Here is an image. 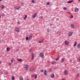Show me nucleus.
Listing matches in <instances>:
<instances>
[{
    "instance_id": "obj_17",
    "label": "nucleus",
    "mask_w": 80,
    "mask_h": 80,
    "mask_svg": "<svg viewBox=\"0 0 80 80\" xmlns=\"http://www.w3.org/2000/svg\"><path fill=\"white\" fill-rule=\"evenodd\" d=\"M44 75H47V71L46 70H45L44 72Z\"/></svg>"
},
{
    "instance_id": "obj_51",
    "label": "nucleus",
    "mask_w": 80,
    "mask_h": 80,
    "mask_svg": "<svg viewBox=\"0 0 80 80\" xmlns=\"http://www.w3.org/2000/svg\"><path fill=\"white\" fill-rule=\"evenodd\" d=\"M1 63V62L0 61V64Z\"/></svg>"
},
{
    "instance_id": "obj_41",
    "label": "nucleus",
    "mask_w": 80,
    "mask_h": 80,
    "mask_svg": "<svg viewBox=\"0 0 80 80\" xmlns=\"http://www.w3.org/2000/svg\"><path fill=\"white\" fill-rule=\"evenodd\" d=\"M29 51L30 52H32V49H31V48L30 49Z\"/></svg>"
},
{
    "instance_id": "obj_27",
    "label": "nucleus",
    "mask_w": 80,
    "mask_h": 80,
    "mask_svg": "<svg viewBox=\"0 0 80 80\" xmlns=\"http://www.w3.org/2000/svg\"><path fill=\"white\" fill-rule=\"evenodd\" d=\"M10 48H7V52H8V51H9L10 50Z\"/></svg>"
},
{
    "instance_id": "obj_35",
    "label": "nucleus",
    "mask_w": 80,
    "mask_h": 80,
    "mask_svg": "<svg viewBox=\"0 0 80 80\" xmlns=\"http://www.w3.org/2000/svg\"><path fill=\"white\" fill-rule=\"evenodd\" d=\"M41 73H43V69H42L41 70Z\"/></svg>"
},
{
    "instance_id": "obj_32",
    "label": "nucleus",
    "mask_w": 80,
    "mask_h": 80,
    "mask_svg": "<svg viewBox=\"0 0 80 80\" xmlns=\"http://www.w3.org/2000/svg\"><path fill=\"white\" fill-rule=\"evenodd\" d=\"M26 40H29V38L28 37H27L26 38Z\"/></svg>"
},
{
    "instance_id": "obj_21",
    "label": "nucleus",
    "mask_w": 80,
    "mask_h": 80,
    "mask_svg": "<svg viewBox=\"0 0 80 80\" xmlns=\"http://www.w3.org/2000/svg\"><path fill=\"white\" fill-rule=\"evenodd\" d=\"M64 60H65L64 58H62V60L61 61V62H62V63H63V62L64 61Z\"/></svg>"
},
{
    "instance_id": "obj_53",
    "label": "nucleus",
    "mask_w": 80,
    "mask_h": 80,
    "mask_svg": "<svg viewBox=\"0 0 80 80\" xmlns=\"http://www.w3.org/2000/svg\"><path fill=\"white\" fill-rule=\"evenodd\" d=\"M79 61H80V60H79Z\"/></svg>"
},
{
    "instance_id": "obj_19",
    "label": "nucleus",
    "mask_w": 80,
    "mask_h": 80,
    "mask_svg": "<svg viewBox=\"0 0 80 80\" xmlns=\"http://www.w3.org/2000/svg\"><path fill=\"white\" fill-rule=\"evenodd\" d=\"M18 62H22V60L21 59H18Z\"/></svg>"
},
{
    "instance_id": "obj_49",
    "label": "nucleus",
    "mask_w": 80,
    "mask_h": 80,
    "mask_svg": "<svg viewBox=\"0 0 80 80\" xmlns=\"http://www.w3.org/2000/svg\"><path fill=\"white\" fill-rule=\"evenodd\" d=\"M72 61V60H70V62H71Z\"/></svg>"
},
{
    "instance_id": "obj_31",
    "label": "nucleus",
    "mask_w": 80,
    "mask_h": 80,
    "mask_svg": "<svg viewBox=\"0 0 80 80\" xmlns=\"http://www.w3.org/2000/svg\"><path fill=\"white\" fill-rule=\"evenodd\" d=\"M77 45V42H75V44L73 45L74 47H75Z\"/></svg>"
},
{
    "instance_id": "obj_13",
    "label": "nucleus",
    "mask_w": 80,
    "mask_h": 80,
    "mask_svg": "<svg viewBox=\"0 0 80 80\" xmlns=\"http://www.w3.org/2000/svg\"><path fill=\"white\" fill-rule=\"evenodd\" d=\"M74 11L75 12H77L78 11V8H76L74 9Z\"/></svg>"
},
{
    "instance_id": "obj_2",
    "label": "nucleus",
    "mask_w": 80,
    "mask_h": 80,
    "mask_svg": "<svg viewBox=\"0 0 80 80\" xmlns=\"http://www.w3.org/2000/svg\"><path fill=\"white\" fill-rule=\"evenodd\" d=\"M72 33H73L72 32H70L68 35V37H71L72 35Z\"/></svg>"
},
{
    "instance_id": "obj_12",
    "label": "nucleus",
    "mask_w": 80,
    "mask_h": 80,
    "mask_svg": "<svg viewBox=\"0 0 80 80\" xmlns=\"http://www.w3.org/2000/svg\"><path fill=\"white\" fill-rule=\"evenodd\" d=\"M32 35H31L28 37L29 40H31V39H32Z\"/></svg>"
},
{
    "instance_id": "obj_50",
    "label": "nucleus",
    "mask_w": 80,
    "mask_h": 80,
    "mask_svg": "<svg viewBox=\"0 0 80 80\" xmlns=\"http://www.w3.org/2000/svg\"><path fill=\"white\" fill-rule=\"evenodd\" d=\"M2 1V0H0V2H1Z\"/></svg>"
},
{
    "instance_id": "obj_36",
    "label": "nucleus",
    "mask_w": 80,
    "mask_h": 80,
    "mask_svg": "<svg viewBox=\"0 0 80 80\" xmlns=\"http://www.w3.org/2000/svg\"><path fill=\"white\" fill-rule=\"evenodd\" d=\"M67 9V8L66 7H64L63 8V9L64 10H66Z\"/></svg>"
},
{
    "instance_id": "obj_34",
    "label": "nucleus",
    "mask_w": 80,
    "mask_h": 80,
    "mask_svg": "<svg viewBox=\"0 0 80 80\" xmlns=\"http://www.w3.org/2000/svg\"><path fill=\"white\" fill-rule=\"evenodd\" d=\"M73 16L72 15V14H71L70 18H73Z\"/></svg>"
},
{
    "instance_id": "obj_38",
    "label": "nucleus",
    "mask_w": 80,
    "mask_h": 80,
    "mask_svg": "<svg viewBox=\"0 0 80 80\" xmlns=\"http://www.w3.org/2000/svg\"><path fill=\"white\" fill-rule=\"evenodd\" d=\"M1 15H2V17H4V16H5L4 14H1Z\"/></svg>"
},
{
    "instance_id": "obj_47",
    "label": "nucleus",
    "mask_w": 80,
    "mask_h": 80,
    "mask_svg": "<svg viewBox=\"0 0 80 80\" xmlns=\"http://www.w3.org/2000/svg\"><path fill=\"white\" fill-rule=\"evenodd\" d=\"M78 2H80V0H78Z\"/></svg>"
},
{
    "instance_id": "obj_43",
    "label": "nucleus",
    "mask_w": 80,
    "mask_h": 80,
    "mask_svg": "<svg viewBox=\"0 0 80 80\" xmlns=\"http://www.w3.org/2000/svg\"><path fill=\"white\" fill-rule=\"evenodd\" d=\"M8 65H11V63H9L8 64Z\"/></svg>"
},
{
    "instance_id": "obj_18",
    "label": "nucleus",
    "mask_w": 80,
    "mask_h": 80,
    "mask_svg": "<svg viewBox=\"0 0 80 80\" xmlns=\"http://www.w3.org/2000/svg\"><path fill=\"white\" fill-rule=\"evenodd\" d=\"M71 27L72 28H74V25L73 24H71Z\"/></svg>"
},
{
    "instance_id": "obj_24",
    "label": "nucleus",
    "mask_w": 80,
    "mask_h": 80,
    "mask_svg": "<svg viewBox=\"0 0 80 80\" xmlns=\"http://www.w3.org/2000/svg\"><path fill=\"white\" fill-rule=\"evenodd\" d=\"M27 15H25V17L24 18V20L26 19V18H27Z\"/></svg>"
},
{
    "instance_id": "obj_6",
    "label": "nucleus",
    "mask_w": 80,
    "mask_h": 80,
    "mask_svg": "<svg viewBox=\"0 0 80 80\" xmlns=\"http://www.w3.org/2000/svg\"><path fill=\"white\" fill-rule=\"evenodd\" d=\"M68 73V72L67 70L64 71V74L65 75H67Z\"/></svg>"
},
{
    "instance_id": "obj_5",
    "label": "nucleus",
    "mask_w": 80,
    "mask_h": 80,
    "mask_svg": "<svg viewBox=\"0 0 80 80\" xmlns=\"http://www.w3.org/2000/svg\"><path fill=\"white\" fill-rule=\"evenodd\" d=\"M37 13H35L33 15H32V18H35L36 17V16H37Z\"/></svg>"
},
{
    "instance_id": "obj_28",
    "label": "nucleus",
    "mask_w": 80,
    "mask_h": 80,
    "mask_svg": "<svg viewBox=\"0 0 80 80\" xmlns=\"http://www.w3.org/2000/svg\"><path fill=\"white\" fill-rule=\"evenodd\" d=\"M47 32H50V29L49 28H48L47 29Z\"/></svg>"
},
{
    "instance_id": "obj_20",
    "label": "nucleus",
    "mask_w": 80,
    "mask_h": 80,
    "mask_svg": "<svg viewBox=\"0 0 80 80\" xmlns=\"http://www.w3.org/2000/svg\"><path fill=\"white\" fill-rule=\"evenodd\" d=\"M51 78H53L54 77V74H52L51 75Z\"/></svg>"
},
{
    "instance_id": "obj_44",
    "label": "nucleus",
    "mask_w": 80,
    "mask_h": 80,
    "mask_svg": "<svg viewBox=\"0 0 80 80\" xmlns=\"http://www.w3.org/2000/svg\"><path fill=\"white\" fill-rule=\"evenodd\" d=\"M68 13H69V14H71V15H72V13L71 12H68Z\"/></svg>"
},
{
    "instance_id": "obj_40",
    "label": "nucleus",
    "mask_w": 80,
    "mask_h": 80,
    "mask_svg": "<svg viewBox=\"0 0 80 80\" xmlns=\"http://www.w3.org/2000/svg\"><path fill=\"white\" fill-rule=\"evenodd\" d=\"M79 74H77V77H79Z\"/></svg>"
},
{
    "instance_id": "obj_10",
    "label": "nucleus",
    "mask_w": 80,
    "mask_h": 80,
    "mask_svg": "<svg viewBox=\"0 0 80 80\" xmlns=\"http://www.w3.org/2000/svg\"><path fill=\"white\" fill-rule=\"evenodd\" d=\"M0 7L1 8H2V9H3V8H5V6L3 5H1L0 6Z\"/></svg>"
},
{
    "instance_id": "obj_30",
    "label": "nucleus",
    "mask_w": 80,
    "mask_h": 80,
    "mask_svg": "<svg viewBox=\"0 0 80 80\" xmlns=\"http://www.w3.org/2000/svg\"><path fill=\"white\" fill-rule=\"evenodd\" d=\"M59 57H58L57 59L55 60L56 61H57V60H58L59 59Z\"/></svg>"
},
{
    "instance_id": "obj_16",
    "label": "nucleus",
    "mask_w": 80,
    "mask_h": 80,
    "mask_svg": "<svg viewBox=\"0 0 80 80\" xmlns=\"http://www.w3.org/2000/svg\"><path fill=\"white\" fill-rule=\"evenodd\" d=\"M43 42V39H42V40H41V41H39V43H42V42Z\"/></svg>"
},
{
    "instance_id": "obj_33",
    "label": "nucleus",
    "mask_w": 80,
    "mask_h": 80,
    "mask_svg": "<svg viewBox=\"0 0 80 80\" xmlns=\"http://www.w3.org/2000/svg\"><path fill=\"white\" fill-rule=\"evenodd\" d=\"M14 79H15V77H13V76H12V80H14Z\"/></svg>"
},
{
    "instance_id": "obj_37",
    "label": "nucleus",
    "mask_w": 80,
    "mask_h": 80,
    "mask_svg": "<svg viewBox=\"0 0 80 80\" xmlns=\"http://www.w3.org/2000/svg\"><path fill=\"white\" fill-rule=\"evenodd\" d=\"M34 75L33 74H32V76H31V77H32V78H33V77H34Z\"/></svg>"
},
{
    "instance_id": "obj_15",
    "label": "nucleus",
    "mask_w": 80,
    "mask_h": 80,
    "mask_svg": "<svg viewBox=\"0 0 80 80\" xmlns=\"http://www.w3.org/2000/svg\"><path fill=\"white\" fill-rule=\"evenodd\" d=\"M77 47L78 48H80V43L78 44L77 45Z\"/></svg>"
},
{
    "instance_id": "obj_3",
    "label": "nucleus",
    "mask_w": 80,
    "mask_h": 80,
    "mask_svg": "<svg viewBox=\"0 0 80 80\" xmlns=\"http://www.w3.org/2000/svg\"><path fill=\"white\" fill-rule=\"evenodd\" d=\"M40 56L42 58H43V52H41L40 53Z\"/></svg>"
},
{
    "instance_id": "obj_7",
    "label": "nucleus",
    "mask_w": 80,
    "mask_h": 80,
    "mask_svg": "<svg viewBox=\"0 0 80 80\" xmlns=\"http://www.w3.org/2000/svg\"><path fill=\"white\" fill-rule=\"evenodd\" d=\"M15 31L16 32H17V33H18V32H19V30L18 29V28H16L15 29Z\"/></svg>"
},
{
    "instance_id": "obj_48",
    "label": "nucleus",
    "mask_w": 80,
    "mask_h": 80,
    "mask_svg": "<svg viewBox=\"0 0 80 80\" xmlns=\"http://www.w3.org/2000/svg\"><path fill=\"white\" fill-rule=\"evenodd\" d=\"M0 18H1V15H0Z\"/></svg>"
},
{
    "instance_id": "obj_42",
    "label": "nucleus",
    "mask_w": 80,
    "mask_h": 80,
    "mask_svg": "<svg viewBox=\"0 0 80 80\" xmlns=\"http://www.w3.org/2000/svg\"><path fill=\"white\" fill-rule=\"evenodd\" d=\"M24 5V3H21V5H22V6H23V5Z\"/></svg>"
},
{
    "instance_id": "obj_11",
    "label": "nucleus",
    "mask_w": 80,
    "mask_h": 80,
    "mask_svg": "<svg viewBox=\"0 0 80 80\" xmlns=\"http://www.w3.org/2000/svg\"><path fill=\"white\" fill-rule=\"evenodd\" d=\"M55 63H56V61H52L51 62V64L52 65H53L54 64H55Z\"/></svg>"
},
{
    "instance_id": "obj_22",
    "label": "nucleus",
    "mask_w": 80,
    "mask_h": 80,
    "mask_svg": "<svg viewBox=\"0 0 80 80\" xmlns=\"http://www.w3.org/2000/svg\"><path fill=\"white\" fill-rule=\"evenodd\" d=\"M20 80H23V77L22 76H20Z\"/></svg>"
},
{
    "instance_id": "obj_9",
    "label": "nucleus",
    "mask_w": 80,
    "mask_h": 80,
    "mask_svg": "<svg viewBox=\"0 0 80 80\" xmlns=\"http://www.w3.org/2000/svg\"><path fill=\"white\" fill-rule=\"evenodd\" d=\"M20 8V6H18V7H15V9H16V10H19Z\"/></svg>"
},
{
    "instance_id": "obj_25",
    "label": "nucleus",
    "mask_w": 80,
    "mask_h": 80,
    "mask_svg": "<svg viewBox=\"0 0 80 80\" xmlns=\"http://www.w3.org/2000/svg\"><path fill=\"white\" fill-rule=\"evenodd\" d=\"M11 62H12L11 63H12V62L14 61V58H12V60H11Z\"/></svg>"
},
{
    "instance_id": "obj_23",
    "label": "nucleus",
    "mask_w": 80,
    "mask_h": 80,
    "mask_svg": "<svg viewBox=\"0 0 80 80\" xmlns=\"http://www.w3.org/2000/svg\"><path fill=\"white\" fill-rule=\"evenodd\" d=\"M35 3V1L34 0H32V3Z\"/></svg>"
},
{
    "instance_id": "obj_46",
    "label": "nucleus",
    "mask_w": 80,
    "mask_h": 80,
    "mask_svg": "<svg viewBox=\"0 0 80 80\" xmlns=\"http://www.w3.org/2000/svg\"><path fill=\"white\" fill-rule=\"evenodd\" d=\"M18 24H20V22H18Z\"/></svg>"
},
{
    "instance_id": "obj_26",
    "label": "nucleus",
    "mask_w": 80,
    "mask_h": 80,
    "mask_svg": "<svg viewBox=\"0 0 80 80\" xmlns=\"http://www.w3.org/2000/svg\"><path fill=\"white\" fill-rule=\"evenodd\" d=\"M47 5H50V3L49 2H48L46 3Z\"/></svg>"
},
{
    "instance_id": "obj_14",
    "label": "nucleus",
    "mask_w": 80,
    "mask_h": 80,
    "mask_svg": "<svg viewBox=\"0 0 80 80\" xmlns=\"http://www.w3.org/2000/svg\"><path fill=\"white\" fill-rule=\"evenodd\" d=\"M73 2V1H68L67 2V3H72V2Z\"/></svg>"
},
{
    "instance_id": "obj_8",
    "label": "nucleus",
    "mask_w": 80,
    "mask_h": 80,
    "mask_svg": "<svg viewBox=\"0 0 80 80\" xmlns=\"http://www.w3.org/2000/svg\"><path fill=\"white\" fill-rule=\"evenodd\" d=\"M32 58H31V60H33L34 58V54L32 53Z\"/></svg>"
},
{
    "instance_id": "obj_1",
    "label": "nucleus",
    "mask_w": 80,
    "mask_h": 80,
    "mask_svg": "<svg viewBox=\"0 0 80 80\" xmlns=\"http://www.w3.org/2000/svg\"><path fill=\"white\" fill-rule=\"evenodd\" d=\"M23 67L25 68L26 70H28V65H25L23 66Z\"/></svg>"
},
{
    "instance_id": "obj_29",
    "label": "nucleus",
    "mask_w": 80,
    "mask_h": 80,
    "mask_svg": "<svg viewBox=\"0 0 80 80\" xmlns=\"http://www.w3.org/2000/svg\"><path fill=\"white\" fill-rule=\"evenodd\" d=\"M37 78V75H34V78L36 79Z\"/></svg>"
},
{
    "instance_id": "obj_52",
    "label": "nucleus",
    "mask_w": 80,
    "mask_h": 80,
    "mask_svg": "<svg viewBox=\"0 0 80 80\" xmlns=\"http://www.w3.org/2000/svg\"><path fill=\"white\" fill-rule=\"evenodd\" d=\"M14 62H15V60H14Z\"/></svg>"
},
{
    "instance_id": "obj_45",
    "label": "nucleus",
    "mask_w": 80,
    "mask_h": 80,
    "mask_svg": "<svg viewBox=\"0 0 80 80\" xmlns=\"http://www.w3.org/2000/svg\"><path fill=\"white\" fill-rule=\"evenodd\" d=\"M18 50H19V49H17V50H16V51H17V52H18Z\"/></svg>"
},
{
    "instance_id": "obj_4",
    "label": "nucleus",
    "mask_w": 80,
    "mask_h": 80,
    "mask_svg": "<svg viewBox=\"0 0 80 80\" xmlns=\"http://www.w3.org/2000/svg\"><path fill=\"white\" fill-rule=\"evenodd\" d=\"M64 43L66 45H68V44H69V42L68 41H66L64 42Z\"/></svg>"
},
{
    "instance_id": "obj_39",
    "label": "nucleus",
    "mask_w": 80,
    "mask_h": 80,
    "mask_svg": "<svg viewBox=\"0 0 80 80\" xmlns=\"http://www.w3.org/2000/svg\"><path fill=\"white\" fill-rule=\"evenodd\" d=\"M39 18H43V17L40 16V17H39Z\"/></svg>"
}]
</instances>
